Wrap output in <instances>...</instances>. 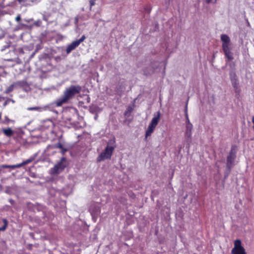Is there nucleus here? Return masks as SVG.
Here are the masks:
<instances>
[{
  "label": "nucleus",
  "instance_id": "nucleus-22",
  "mask_svg": "<svg viewBox=\"0 0 254 254\" xmlns=\"http://www.w3.org/2000/svg\"><path fill=\"white\" fill-rule=\"evenodd\" d=\"M55 147L56 148H59L60 149H62L64 147L63 145L61 143H58L55 145Z\"/></svg>",
  "mask_w": 254,
  "mask_h": 254
},
{
  "label": "nucleus",
  "instance_id": "nucleus-17",
  "mask_svg": "<svg viewBox=\"0 0 254 254\" xmlns=\"http://www.w3.org/2000/svg\"><path fill=\"white\" fill-rule=\"evenodd\" d=\"M16 86L15 85V83H14V84H12L11 85H10L9 87H8L7 88V89L5 90V91H4V93H6V94H8L9 93V92H11L13 89H14V87Z\"/></svg>",
  "mask_w": 254,
  "mask_h": 254
},
{
  "label": "nucleus",
  "instance_id": "nucleus-38",
  "mask_svg": "<svg viewBox=\"0 0 254 254\" xmlns=\"http://www.w3.org/2000/svg\"><path fill=\"white\" fill-rule=\"evenodd\" d=\"M4 99H5V97L0 96V102L2 100H4Z\"/></svg>",
  "mask_w": 254,
  "mask_h": 254
},
{
  "label": "nucleus",
  "instance_id": "nucleus-10",
  "mask_svg": "<svg viewBox=\"0 0 254 254\" xmlns=\"http://www.w3.org/2000/svg\"><path fill=\"white\" fill-rule=\"evenodd\" d=\"M236 158L235 152L232 149L227 158V165L228 167L231 168Z\"/></svg>",
  "mask_w": 254,
  "mask_h": 254
},
{
  "label": "nucleus",
  "instance_id": "nucleus-24",
  "mask_svg": "<svg viewBox=\"0 0 254 254\" xmlns=\"http://www.w3.org/2000/svg\"><path fill=\"white\" fill-rule=\"evenodd\" d=\"M95 1H96V0H90L89 2H90V9L93 5H95Z\"/></svg>",
  "mask_w": 254,
  "mask_h": 254
},
{
  "label": "nucleus",
  "instance_id": "nucleus-21",
  "mask_svg": "<svg viewBox=\"0 0 254 254\" xmlns=\"http://www.w3.org/2000/svg\"><path fill=\"white\" fill-rule=\"evenodd\" d=\"M33 160H34V158H30L29 159H28L23 161L22 162V164H23V165H27V164L31 163V162H32Z\"/></svg>",
  "mask_w": 254,
  "mask_h": 254
},
{
  "label": "nucleus",
  "instance_id": "nucleus-34",
  "mask_svg": "<svg viewBox=\"0 0 254 254\" xmlns=\"http://www.w3.org/2000/svg\"><path fill=\"white\" fill-rule=\"evenodd\" d=\"M3 168H9V165H2Z\"/></svg>",
  "mask_w": 254,
  "mask_h": 254
},
{
  "label": "nucleus",
  "instance_id": "nucleus-15",
  "mask_svg": "<svg viewBox=\"0 0 254 254\" xmlns=\"http://www.w3.org/2000/svg\"><path fill=\"white\" fill-rule=\"evenodd\" d=\"M133 107H134V105L133 106H128L126 111V112H125V116H127L128 115H129L131 112L132 111H133Z\"/></svg>",
  "mask_w": 254,
  "mask_h": 254
},
{
  "label": "nucleus",
  "instance_id": "nucleus-4",
  "mask_svg": "<svg viewBox=\"0 0 254 254\" xmlns=\"http://www.w3.org/2000/svg\"><path fill=\"white\" fill-rule=\"evenodd\" d=\"M221 40L222 42V47L225 56L229 61L232 60L233 57L230 51L231 40L229 37L226 34H222L221 35Z\"/></svg>",
  "mask_w": 254,
  "mask_h": 254
},
{
  "label": "nucleus",
  "instance_id": "nucleus-19",
  "mask_svg": "<svg viewBox=\"0 0 254 254\" xmlns=\"http://www.w3.org/2000/svg\"><path fill=\"white\" fill-rule=\"evenodd\" d=\"M12 121L10 120L8 117L5 116L4 117V120L1 122L2 123L5 124V125H8Z\"/></svg>",
  "mask_w": 254,
  "mask_h": 254
},
{
  "label": "nucleus",
  "instance_id": "nucleus-35",
  "mask_svg": "<svg viewBox=\"0 0 254 254\" xmlns=\"http://www.w3.org/2000/svg\"><path fill=\"white\" fill-rule=\"evenodd\" d=\"M9 201L11 204H13L14 203V201L13 199H9Z\"/></svg>",
  "mask_w": 254,
  "mask_h": 254
},
{
  "label": "nucleus",
  "instance_id": "nucleus-36",
  "mask_svg": "<svg viewBox=\"0 0 254 254\" xmlns=\"http://www.w3.org/2000/svg\"><path fill=\"white\" fill-rule=\"evenodd\" d=\"M191 124V123L190 122V121L189 120V118L186 119V124Z\"/></svg>",
  "mask_w": 254,
  "mask_h": 254
},
{
  "label": "nucleus",
  "instance_id": "nucleus-7",
  "mask_svg": "<svg viewBox=\"0 0 254 254\" xmlns=\"http://www.w3.org/2000/svg\"><path fill=\"white\" fill-rule=\"evenodd\" d=\"M66 167V159L63 157L60 162L56 165L54 168L51 170V173L53 174H58L60 173Z\"/></svg>",
  "mask_w": 254,
  "mask_h": 254
},
{
  "label": "nucleus",
  "instance_id": "nucleus-8",
  "mask_svg": "<svg viewBox=\"0 0 254 254\" xmlns=\"http://www.w3.org/2000/svg\"><path fill=\"white\" fill-rule=\"evenodd\" d=\"M232 254H246L245 249L242 246L241 241L236 240L234 242V247L231 251Z\"/></svg>",
  "mask_w": 254,
  "mask_h": 254
},
{
  "label": "nucleus",
  "instance_id": "nucleus-27",
  "mask_svg": "<svg viewBox=\"0 0 254 254\" xmlns=\"http://www.w3.org/2000/svg\"><path fill=\"white\" fill-rule=\"evenodd\" d=\"M20 20H21V16H20V14H19V15H18L16 17V18H15V20H16L17 22H19L20 21Z\"/></svg>",
  "mask_w": 254,
  "mask_h": 254
},
{
  "label": "nucleus",
  "instance_id": "nucleus-18",
  "mask_svg": "<svg viewBox=\"0 0 254 254\" xmlns=\"http://www.w3.org/2000/svg\"><path fill=\"white\" fill-rule=\"evenodd\" d=\"M108 145H109V147H114V149L116 148V141L115 139H112L109 141L108 143Z\"/></svg>",
  "mask_w": 254,
  "mask_h": 254
},
{
  "label": "nucleus",
  "instance_id": "nucleus-32",
  "mask_svg": "<svg viewBox=\"0 0 254 254\" xmlns=\"http://www.w3.org/2000/svg\"><path fill=\"white\" fill-rule=\"evenodd\" d=\"M27 0H18V1L20 3H24L25 2H26Z\"/></svg>",
  "mask_w": 254,
  "mask_h": 254
},
{
  "label": "nucleus",
  "instance_id": "nucleus-33",
  "mask_svg": "<svg viewBox=\"0 0 254 254\" xmlns=\"http://www.w3.org/2000/svg\"><path fill=\"white\" fill-rule=\"evenodd\" d=\"M67 151V149L64 148H63L62 149V152L63 154H64L65 152Z\"/></svg>",
  "mask_w": 254,
  "mask_h": 254
},
{
  "label": "nucleus",
  "instance_id": "nucleus-2",
  "mask_svg": "<svg viewBox=\"0 0 254 254\" xmlns=\"http://www.w3.org/2000/svg\"><path fill=\"white\" fill-rule=\"evenodd\" d=\"M81 90L82 88L79 85H70L65 89L63 96L57 99L54 102V104L57 107H61L63 104L68 103L76 94H79L81 91Z\"/></svg>",
  "mask_w": 254,
  "mask_h": 254
},
{
  "label": "nucleus",
  "instance_id": "nucleus-26",
  "mask_svg": "<svg viewBox=\"0 0 254 254\" xmlns=\"http://www.w3.org/2000/svg\"><path fill=\"white\" fill-rule=\"evenodd\" d=\"M10 102V98H7L3 104V107H5Z\"/></svg>",
  "mask_w": 254,
  "mask_h": 254
},
{
  "label": "nucleus",
  "instance_id": "nucleus-12",
  "mask_svg": "<svg viewBox=\"0 0 254 254\" xmlns=\"http://www.w3.org/2000/svg\"><path fill=\"white\" fill-rule=\"evenodd\" d=\"M192 127L193 126L191 124H187L186 126L185 136L188 138L191 137Z\"/></svg>",
  "mask_w": 254,
  "mask_h": 254
},
{
  "label": "nucleus",
  "instance_id": "nucleus-13",
  "mask_svg": "<svg viewBox=\"0 0 254 254\" xmlns=\"http://www.w3.org/2000/svg\"><path fill=\"white\" fill-rule=\"evenodd\" d=\"M2 131L4 135L8 137H11L14 133V130H13L10 127L2 128Z\"/></svg>",
  "mask_w": 254,
  "mask_h": 254
},
{
  "label": "nucleus",
  "instance_id": "nucleus-41",
  "mask_svg": "<svg viewBox=\"0 0 254 254\" xmlns=\"http://www.w3.org/2000/svg\"><path fill=\"white\" fill-rule=\"evenodd\" d=\"M1 116H2V113L1 112H0V120H1Z\"/></svg>",
  "mask_w": 254,
  "mask_h": 254
},
{
  "label": "nucleus",
  "instance_id": "nucleus-37",
  "mask_svg": "<svg viewBox=\"0 0 254 254\" xmlns=\"http://www.w3.org/2000/svg\"><path fill=\"white\" fill-rule=\"evenodd\" d=\"M9 168H11L12 169H15V165H9Z\"/></svg>",
  "mask_w": 254,
  "mask_h": 254
},
{
  "label": "nucleus",
  "instance_id": "nucleus-23",
  "mask_svg": "<svg viewBox=\"0 0 254 254\" xmlns=\"http://www.w3.org/2000/svg\"><path fill=\"white\" fill-rule=\"evenodd\" d=\"M54 60L56 62H59L61 61L62 58L60 56H56L54 57Z\"/></svg>",
  "mask_w": 254,
  "mask_h": 254
},
{
  "label": "nucleus",
  "instance_id": "nucleus-5",
  "mask_svg": "<svg viewBox=\"0 0 254 254\" xmlns=\"http://www.w3.org/2000/svg\"><path fill=\"white\" fill-rule=\"evenodd\" d=\"M160 119V113L158 112L156 115H154V117L152 119L150 123H149L148 127L145 132V137H147L150 136L154 131L155 127L158 125Z\"/></svg>",
  "mask_w": 254,
  "mask_h": 254
},
{
  "label": "nucleus",
  "instance_id": "nucleus-3",
  "mask_svg": "<svg viewBox=\"0 0 254 254\" xmlns=\"http://www.w3.org/2000/svg\"><path fill=\"white\" fill-rule=\"evenodd\" d=\"M81 90L82 88L79 85H70L65 89L63 96L57 99L54 102V104L57 107H61L63 104L68 103L76 94H79L81 91Z\"/></svg>",
  "mask_w": 254,
  "mask_h": 254
},
{
  "label": "nucleus",
  "instance_id": "nucleus-28",
  "mask_svg": "<svg viewBox=\"0 0 254 254\" xmlns=\"http://www.w3.org/2000/svg\"><path fill=\"white\" fill-rule=\"evenodd\" d=\"M22 166H23V164H22V162L21 163L15 165V168H20V167H22Z\"/></svg>",
  "mask_w": 254,
  "mask_h": 254
},
{
  "label": "nucleus",
  "instance_id": "nucleus-9",
  "mask_svg": "<svg viewBox=\"0 0 254 254\" xmlns=\"http://www.w3.org/2000/svg\"><path fill=\"white\" fill-rule=\"evenodd\" d=\"M85 36L82 35L79 39L74 41L71 44L68 45L66 49L67 54H69L72 50L77 47L79 44L85 39Z\"/></svg>",
  "mask_w": 254,
  "mask_h": 254
},
{
  "label": "nucleus",
  "instance_id": "nucleus-14",
  "mask_svg": "<svg viewBox=\"0 0 254 254\" xmlns=\"http://www.w3.org/2000/svg\"><path fill=\"white\" fill-rule=\"evenodd\" d=\"M15 85L17 86L24 87L28 86V83L26 81L24 80L18 81L15 82Z\"/></svg>",
  "mask_w": 254,
  "mask_h": 254
},
{
  "label": "nucleus",
  "instance_id": "nucleus-11",
  "mask_svg": "<svg viewBox=\"0 0 254 254\" xmlns=\"http://www.w3.org/2000/svg\"><path fill=\"white\" fill-rule=\"evenodd\" d=\"M50 108V105H46L43 107H29L27 108L28 111H37L38 112H41L44 111H46L49 109Z\"/></svg>",
  "mask_w": 254,
  "mask_h": 254
},
{
  "label": "nucleus",
  "instance_id": "nucleus-20",
  "mask_svg": "<svg viewBox=\"0 0 254 254\" xmlns=\"http://www.w3.org/2000/svg\"><path fill=\"white\" fill-rule=\"evenodd\" d=\"M230 78L232 82H233V81H237V76L235 73H231L230 74Z\"/></svg>",
  "mask_w": 254,
  "mask_h": 254
},
{
  "label": "nucleus",
  "instance_id": "nucleus-1",
  "mask_svg": "<svg viewBox=\"0 0 254 254\" xmlns=\"http://www.w3.org/2000/svg\"><path fill=\"white\" fill-rule=\"evenodd\" d=\"M81 90L82 88L79 85H70L65 89L63 96L57 99L54 102V104L57 107H61L63 104L68 103L76 94H79L81 91Z\"/></svg>",
  "mask_w": 254,
  "mask_h": 254
},
{
  "label": "nucleus",
  "instance_id": "nucleus-42",
  "mask_svg": "<svg viewBox=\"0 0 254 254\" xmlns=\"http://www.w3.org/2000/svg\"><path fill=\"white\" fill-rule=\"evenodd\" d=\"M247 22H248V25H250V23H249V21H247Z\"/></svg>",
  "mask_w": 254,
  "mask_h": 254
},
{
  "label": "nucleus",
  "instance_id": "nucleus-29",
  "mask_svg": "<svg viewBox=\"0 0 254 254\" xmlns=\"http://www.w3.org/2000/svg\"><path fill=\"white\" fill-rule=\"evenodd\" d=\"M232 85L234 88H236L237 87V81H233V82H232Z\"/></svg>",
  "mask_w": 254,
  "mask_h": 254
},
{
  "label": "nucleus",
  "instance_id": "nucleus-25",
  "mask_svg": "<svg viewBox=\"0 0 254 254\" xmlns=\"http://www.w3.org/2000/svg\"><path fill=\"white\" fill-rule=\"evenodd\" d=\"M205 0L207 3H215L217 1V0Z\"/></svg>",
  "mask_w": 254,
  "mask_h": 254
},
{
  "label": "nucleus",
  "instance_id": "nucleus-16",
  "mask_svg": "<svg viewBox=\"0 0 254 254\" xmlns=\"http://www.w3.org/2000/svg\"><path fill=\"white\" fill-rule=\"evenodd\" d=\"M2 221L4 224L2 227H0V231H4L6 229L8 225V222L6 219H3Z\"/></svg>",
  "mask_w": 254,
  "mask_h": 254
},
{
  "label": "nucleus",
  "instance_id": "nucleus-39",
  "mask_svg": "<svg viewBox=\"0 0 254 254\" xmlns=\"http://www.w3.org/2000/svg\"><path fill=\"white\" fill-rule=\"evenodd\" d=\"M10 102H12L13 103L15 102V101L12 99H10Z\"/></svg>",
  "mask_w": 254,
  "mask_h": 254
},
{
  "label": "nucleus",
  "instance_id": "nucleus-40",
  "mask_svg": "<svg viewBox=\"0 0 254 254\" xmlns=\"http://www.w3.org/2000/svg\"><path fill=\"white\" fill-rule=\"evenodd\" d=\"M252 122H253V123L254 124V116L253 117V118H252Z\"/></svg>",
  "mask_w": 254,
  "mask_h": 254
},
{
  "label": "nucleus",
  "instance_id": "nucleus-31",
  "mask_svg": "<svg viewBox=\"0 0 254 254\" xmlns=\"http://www.w3.org/2000/svg\"><path fill=\"white\" fill-rule=\"evenodd\" d=\"M46 122L50 124L49 126H50V125L52 126L53 125V122H52V121L51 120H48L46 121Z\"/></svg>",
  "mask_w": 254,
  "mask_h": 254
},
{
  "label": "nucleus",
  "instance_id": "nucleus-30",
  "mask_svg": "<svg viewBox=\"0 0 254 254\" xmlns=\"http://www.w3.org/2000/svg\"><path fill=\"white\" fill-rule=\"evenodd\" d=\"M185 117L186 119H189V116L187 112V107H186V110H185Z\"/></svg>",
  "mask_w": 254,
  "mask_h": 254
},
{
  "label": "nucleus",
  "instance_id": "nucleus-6",
  "mask_svg": "<svg viewBox=\"0 0 254 254\" xmlns=\"http://www.w3.org/2000/svg\"><path fill=\"white\" fill-rule=\"evenodd\" d=\"M113 151V146L109 147V145H107L105 150L98 157V161L100 162L107 159H110L112 156Z\"/></svg>",
  "mask_w": 254,
  "mask_h": 254
}]
</instances>
